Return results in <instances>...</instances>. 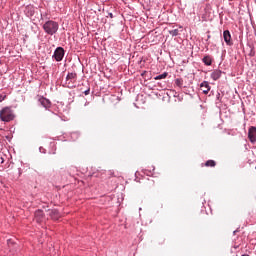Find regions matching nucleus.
Listing matches in <instances>:
<instances>
[{
	"label": "nucleus",
	"instance_id": "nucleus-1",
	"mask_svg": "<svg viewBox=\"0 0 256 256\" xmlns=\"http://www.w3.org/2000/svg\"><path fill=\"white\" fill-rule=\"evenodd\" d=\"M42 27L47 35H55L59 31V23L53 20L46 21Z\"/></svg>",
	"mask_w": 256,
	"mask_h": 256
},
{
	"label": "nucleus",
	"instance_id": "nucleus-2",
	"mask_svg": "<svg viewBox=\"0 0 256 256\" xmlns=\"http://www.w3.org/2000/svg\"><path fill=\"white\" fill-rule=\"evenodd\" d=\"M0 119L1 121L9 123V121H13V119H15V114L10 107H5L0 111Z\"/></svg>",
	"mask_w": 256,
	"mask_h": 256
},
{
	"label": "nucleus",
	"instance_id": "nucleus-3",
	"mask_svg": "<svg viewBox=\"0 0 256 256\" xmlns=\"http://www.w3.org/2000/svg\"><path fill=\"white\" fill-rule=\"evenodd\" d=\"M77 83V73L71 72L66 76V85L69 89H73Z\"/></svg>",
	"mask_w": 256,
	"mask_h": 256
},
{
	"label": "nucleus",
	"instance_id": "nucleus-4",
	"mask_svg": "<svg viewBox=\"0 0 256 256\" xmlns=\"http://www.w3.org/2000/svg\"><path fill=\"white\" fill-rule=\"evenodd\" d=\"M53 57L55 61H63V57H65V50L63 49V47L56 48Z\"/></svg>",
	"mask_w": 256,
	"mask_h": 256
},
{
	"label": "nucleus",
	"instance_id": "nucleus-5",
	"mask_svg": "<svg viewBox=\"0 0 256 256\" xmlns=\"http://www.w3.org/2000/svg\"><path fill=\"white\" fill-rule=\"evenodd\" d=\"M248 139H249L250 143H252V144L256 143V127L255 126H251L248 129Z\"/></svg>",
	"mask_w": 256,
	"mask_h": 256
},
{
	"label": "nucleus",
	"instance_id": "nucleus-6",
	"mask_svg": "<svg viewBox=\"0 0 256 256\" xmlns=\"http://www.w3.org/2000/svg\"><path fill=\"white\" fill-rule=\"evenodd\" d=\"M34 217L37 223H42L43 219H45V214L43 213V210H36Z\"/></svg>",
	"mask_w": 256,
	"mask_h": 256
},
{
	"label": "nucleus",
	"instance_id": "nucleus-7",
	"mask_svg": "<svg viewBox=\"0 0 256 256\" xmlns=\"http://www.w3.org/2000/svg\"><path fill=\"white\" fill-rule=\"evenodd\" d=\"M200 89L204 93V95H207L209 91H211V86H209V82L204 81L200 84Z\"/></svg>",
	"mask_w": 256,
	"mask_h": 256
},
{
	"label": "nucleus",
	"instance_id": "nucleus-8",
	"mask_svg": "<svg viewBox=\"0 0 256 256\" xmlns=\"http://www.w3.org/2000/svg\"><path fill=\"white\" fill-rule=\"evenodd\" d=\"M224 41L227 45H233V42H231V33L229 30H225L223 32Z\"/></svg>",
	"mask_w": 256,
	"mask_h": 256
},
{
	"label": "nucleus",
	"instance_id": "nucleus-9",
	"mask_svg": "<svg viewBox=\"0 0 256 256\" xmlns=\"http://www.w3.org/2000/svg\"><path fill=\"white\" fill-rule=\"evenodd\" d=\"M39 103L42 107H45V109H49V107H51V101H49L47 98L41 97L39 99Z\"/></svg>",
	"mask_w": 256,
	"mask_h": 256
},
{
	"label": "nucleus",
	"instance_id": "nucleus-10",
	"mask_svg": "<svg viewBox=\"0 0 256 256\" xmlns=\"http://www.w3.org/2000/svg\"><path fill=\"white\" fill-rule=\"evenodd\" d=\"M49 216L51 217V219H53L54 221H58V219L61 217V214H59L58 210H49Z\"/></svg>",
	"mask_w": 256,
	"mask_h": 256
},
{
	"label": "nucleus",
	"instance_id": "nucleus-11",
	"mask_svg": "<svg viewBox=\"0 0 256 256\" xmlns=\"http://www.w3.org/2000/svg\"><path fill=\"white\" fill-rule=\"evenodd\" d=\"M223 72L221 70H214L211 74V78L213 79V81H217L218 79L221 78V74Z\"/></svg>",
	"mask_w": 256,
	"mask_h": 256
},
{
	"label": "nucleus",
	"instance_id": "nucleus-12",
	"mask_svg": "<svg viewBox=\"0 0 256 256\" xmlns=\"http://www.w3.org/2000/svg\"><path fill=\"white\" fill-rule=\"evenodd\" d=\"M204 65L211 66L213 64V57L210 55L204 56L202 59Z\"/></svg>",
	"mask_w": 256,
	"mask_h": 256
},
{
	"label": "nucleus",
	"instance_id": "nucleus-13",
	"mask_svg": "<svg viewBox=\"0 0 256 256\" xmlns=\"http://www.w3.org/2000/svg\"><path fill=\"white\" fill-rule=\"evenodd\" d=\"M215 165H217V163L214 160H208L205 163V167H215Z\"/></svg>",
	"mask_w": 256,
	"mask_h": 256
},
{
	"label": "nucleus",
	"instance_id": "nucleus-14",
	"mask_svg": "<svg viewBox=\"0 0 256 256\" xmlns=\"http://www.w3.org/2000/svg\"><path fill=\"white\" fill-rule=\"evenodd\" d=\"M167 78V72H164L163 74H160L158 76L155 77L156 81H159L161 79H166Z\"/></svg>",
	"mask_w": 256,
	"mask_h": 256
},
{
	"label": "nucleus",
	"instance_id": "nucleus-15",
	"mask_svg": "<svg viewBox=\"0 0 256 256\" xmlns=\"http://www.w3.org/2000/svg\"><path fill=\"white\" fill-rule=\"evenodd\" d=\"M169 33L172 35V37H177V35H179V29L170 30Z\"/></svg>",
	"mask_w": 256,
	"mask_h": 256
},
{
	"label": "nucleus",
	"instance_id": "nucleus-16",
	"mask_svg": "<svg viewBox=\"0 0 256 256\" xmlns=\"http://www.w3.org/2000/svg\"><path fill=\"white\" fill-rule=\"evenodd\" d=\"M175 83H176L177 87H183V80H181V79H176V80H175Z\"/></svg>",
	"mask_w": 256,
	"mask_h": 256
},
{
	"label": "nucleus",
	"instance_id": "nucleus-17",
	"mask_svg": "<svg viewBox=\"0 0 256 256\" xmlns=\"http://www.w3.org/2000/svg\"><path fill=\"white\" fill-rule=\"evenodd\" d=\"M89 93H91V89H87L86 91H84V95H89Z\"/></svg>",
	"mask_w": 256,
	"mask_h": 256
}]
</instances>
